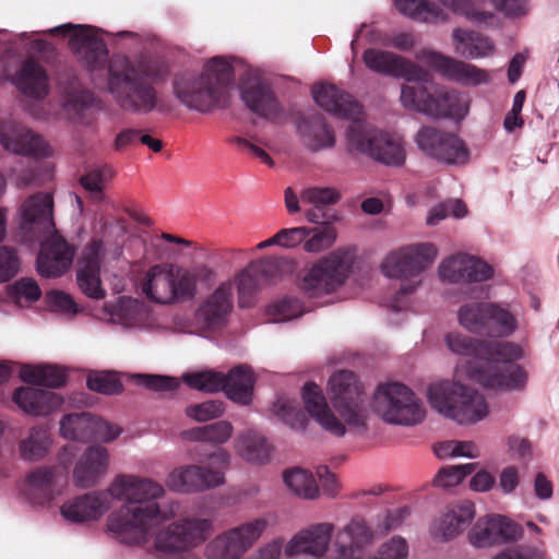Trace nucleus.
<instances>
[{
	"instance_id": "7ed1b4c3",
	"label": "nucleus",
	"mask_w": 559,
	"mask_h": 559,
	"mask_svg": "<svg viewBox=\"0 0 559 559\" xmlns=\"http://www.w3.org/2000/svg\"><path fill=\"white\" fill-rule=\"evenodd\" d=\"M107 92L124 112L147 116L164 112L165 103L157 84L168 76V66L159 60H132L114 56L107 67Z\"/></svg>"
},
{
	"instance_id": "a19ab883",
	"label": "nucleus",
	"mask_w": 559,
	"mask_h": 559,
	"mask_svg": "<svg viewBox=\"0 0 559 559\" xmlns=\"http://www.w3.org/2000/svg\"><path fill=\"white\" fill-rule=\"evenodd\" d=\"M68 372L69 369L64 366L39 364L22 366L19 376L28 384L59 389L66 385Z\"/></svg>"
},
{
	"instance_id": "c9c22d12",
	"label": "nucleus",
	"mask_w": 559,
	"mask_h": 559,
	"mask_svg": "<svg viewBox=\"0 0 559 559\" xmlns=\"http://www.w3.org/2000/svg\"><path fill=\"white\" fill-rule=\"evenodd\" d=\"M13 83L26 97L40 100L49 94V79L38 62L25 60L15 72Z\"/></svg>"
},
{
	"instance_id": "603ef678",
	"label": "nucleus",
	"mask_w": 559,
	"mask_h": 559,
	"mask_svg": "<svg viewBox=\"0 0 559 559\" xmlns=\"http://www.w3.org/2000/svg\"><path fill=\"white\" fill-rule=\"evenodd\" d=\"M181 379L189 388L200 392L215 393L224 386V373L215 370L186 372Z\"/></svg>"
},
{
	"instance_id": "0e129e2a",
	"label": "nucleus",
	"mask_w": 559,
	"mask_h": 559,
	"mask_svg": "<svg viewBox=\"0 0 559 559\" xmlns=\"http://www.w3.org/2000/svg\"><path fill=\"white\" fill-rule=\"evenodd\" d=\"M9 294L16 305L23 307L38 300L41 296V290L35 280L25 277L11 285Z\"/></svg>"
},
{
	"instance_id": "5fc2aeb1",
	"label": "nucleus",
	"mask_w": 559,
	"mask_h": 559,
	"mask_svg": "<svg viewBox=\"0 0 559 559\" xmlns=\"http://www.w3.org/2000/svg\"><path fill=\"white\" fill-rule=\"evenodd\" d=\"M112 177L114 170L104 166L88 171L81 178L80 182L94 201L100 202L105 199L104 188Z\"/></svg>"
},
{
	"instance_id": "e2e57ef3",
	"label": "nucleus",
	"mask_w": 559,
	"mask_h": 559,
	"mask_svg": "<svg viewBox=\"0 0 559 559\" xmlns=\"http://www.w3.org/2000/svg\"><path fill=\"white\" fill-rule=\"evenodd\" d=\"M266 311L274 322H286L299 318L304 313V308L298 299L286 297L271 304Z\"/></svg>"
},
{
	"instance_id": "9b49d317",
	"label": "nucleus",
	"mask_w": 559,
	"mask_h": 559,
	"mask_svg": "<svg viewBox=\"0 0 559 559\" xmlns=\"http://www.w3.org/2000/svg\"><path fill=\"white\" fill-rule=\"evenodd\" d=\"M354 264V254L346 249H336L316 261L300 281L301 290L310 298L333 297L348 280Z\"/></svg>"
},
{
	"instance_id": "393cba45",
	"label": "nucleus",
	"mask_w": 559,
	"mask_h": 559,
	"mask_svg": "<svg viewBox=\"0 0 559 559\" xmlns=\"http://www.w3.org/2000/svg\"><path fill=\"white\" fill-rule=\"evenodd\" d=\"M233 292V282L226 281L207 296L199 307L195 319L204 330L214 331L226 323L234 307Z\"/></svg>"
},
{
	"instance_id": "7c9ffc66",
	"label": "nucleus",
	"mask_w": 559,
	"mask_h": 559,
	"mask_svg": "<svg viewBox=\"0 0 559 559\" xmlns=\"http://www.w3.org/2000/svg\"><path fill=\"white\" fill-rule=\"evenodd\" d=\"M240 95L246 106L257 115L267 119L277 116V102L270 86L261 78L248 74L241 82Z\"/></svg>"
},
{
	"instance_id": "6e6552de",
	"label": "nucleus",
	"mask_w": 559,
	"mask_h": 559,
	"mask_svg": "<svg viewBox=\"0 0 559 559\" xmlns=\"http://www.w3.org/2000/svg\"><path fill=\"white\" fill-rule=\"evenodd\" d=\"M348 154L367 155L385 166L399 167L405 163L406 151L400 136L384 132L365 120L349 124L345 133Z\"/></svg>"
},
{
	"instance_id": "ea45409f",
	"label": "nucleus",
	"mask_w": 559,
	"mask_h": 559,
	"mask_svg": "<svg viewBox=\"0 0 559 559\" xmlns=\"http://www.w3.org/2000/svg\"><path fill=\"white\" fill-rule=\"evenodd\" d=\"M489 415V404L483 393L466 384L451 420L460 425H473Z\"/></svg>"
},
{
	"instance_id": "a878e982",
	"label": "nucleus",
	"mask_w": 559,
	"mask_h": 559,
	"mask_svg": "<svg viewBox=\"0 0 559 559\" xmlns=\"http://www.w3.org/2000/svg\"><path fill=\"white\" fill-rule=\"evenodd\" d=\"M312 96L319 107L338 118L348 119L349 124L356 120H364L360 105L353 96L333 84L316 85Z\"/></svg>"
},
{
	"instance_id": "f704fd0d",
	"label": "nucleus",
	"mask_w": 559,
	"mask_h": 559,
	"mask_svg": "<svg viewBox=\"0 0 559 559\" xmlns=\"http://www.w3.org/2000/svg\"><path fill=\"white\" fill-rule=\"evenodd\" d=\"M102 249L99 242H90L79 259L76 273L78 284L81 290L91 298L100 299L105 296L99 280L98 251Z\"/></svg>"
},
{
	"instance_id": "c85d7f7f",
	"label": "nucleus",
	"mask_w": 559,
	"mask_h": 559,
	"mask_svg": "<svg viewBox=\"0 0 559 559\" xmlns=\"http://www.w3.org/2000/svg\"><path fill=\"white\" fill-rule=\"evenodd\" d=\"M372 539L373 533L364 521H350L335 535V559H361L364 549Z\"/></svg>"
},
{
	"instance_id": "f257e3e1",
	"label": "nucleus",
	"mask_w": 559,
	"mask_h": 559,
	"mask_svg": "<svg viewBox=\"0 0 559 559\" xmlns=\"http://www.w3.org/2000/svg\"><path fill=\"white\" fill-rule=\"evenodd\" d=\"M165 486L147 476L117 474L103 490L90 491L68 499L60 507L61 516L70 523L99 520L115 502L122 504L106 521L115 539L126 545H142L154 536L157 550L167 554L189 552L201 546L214 530L213 520L201 514L175 519L179 503L166 497Z\"/></svg>"
},
{
	"instance_id": "3c124183",
	"label": "nucleus",
	"mask_w": 559,
	"mask_h": 559,
	"mask_svg": "<svg viewBox=\"0 0 559 559\" xmlns=\"http://www.w3.org/2000/svg\"><path fill=\"white\" fill-rule=\"evenodd\" d=\"M271 412L293 429H304L306 417L298 403L287 396H280L272 404Z\"/></svg>"
},
{
	"instance_id": "de8ad7c7",
	"label": "nucleus",
	"mask_w": 559,
	"mask_h": 559,
	"mask_svg": "<svg viewBox=\"0 0 559 559\" xmlns=\"http://www.w3.org/2000/svg\"><path fill=\"white\" fill-rule=\"evenodd\" d=\"M518 330V318L507 306L490 302L486 335L508 337Z\"/></svg>"
},
{
	"instance_id": "052dcab7",
	"label": "nucleus",
	"mask_w": 559,
	"mask_h": 559,
	"mask_svg": "<svg viewBox=\"0 0 559 559\" xmlns=\"http://www.w3.org/2000/svg\"><path fill=\"white\" fill-rule=\"evenodd\" d=\"M493 266L485 260L466 253L465 257V283L464 284H478L489 281L493 277Z\"/></svg>"
},
{
	"instance_id": "774afa93",
	"label": "nucleus",
	"mask_w": 559,
	"mask_h": 559,
	"mask_svg": "<svg viewBox=\"0 0 559 559\" xmlns=\"http://www.w3.org/2000/svg\"><path fill=\"white\" fill-rule=\"evenodd\" d=\"M87 388L103 394H117L121 391V384L111 372H91L86 381Z\"/></svg>"
},
{
	"instance_id": "c03bdc74",
	"label": "nucleus",
	"mask_w": 559,
	"mask_h": 559,
	"mask_svg": "<svg viewBox=\"0 0 559 559\" xmlns=\"http://www.w3.org/2000/svg\"><path fill=\"white\" fill-rule=\"evenodd\" d=\"M234 433V426L228 420H218L209 425L186 430L182 436L190 442H201L222 448Z\"/></svg>"
},
{
	"instance_id": "ddd939ff",
	"label": "nucleus",
	"mask_w": 559,
	"mask_h": 559,
	"mask_svg": "<svg viewBox=\"0 0 559 559\" xmlns=\"http://www.w3.org/2000/svg\"><path fill=\"white\" fill-rule=\"evenodd\" d=\"M484 362L481 367H474L469 361L456 364V374L468 377L472 382L479 384L485 390L497 394L523 393L528 386V370L518 361Z\"/></svg>"
},
{
	"instance_id": "aec40b11",
	"label": "nucleus",
	"mask_w": 559,
	"mask_h": 559,
	"mask_svg": "<svg viewBox=\"0 0 559 559\" xmlns=\"http://www.w3.org/2000/svg\"><path fill=\"white\" fill-rule=\"evenodd\" d=\"M333 533L334 525L330 522L310 524L284 543V555L287 558L306 556L320 559L329 551Z\"/></svg>"
},
{
	"instance_id": "37998d69",
	"label": "nucleus",
	"mask_w": 559,
	"mask_h": 559,
	"mask_svg": "<svg viewBox=\"0 0 559 559\" xmlns=\"http://www.w3.org/2000/svg\"><path fill=\"white\" fill-rule=\"evenodd\" d=\"M396 10L415 21L439 23L449 20L448 13L437 3L428 0H394Z\"/></svg>"
},
{
	"instance_id": "a18cd8bd",
	"label": "nucleus",
	"mask_w": 559,
	"mask_h": 559,
	"mask_svg": "<svg viewBox=\"0 0 559 559\" xmlns=\"http://www.w3.org/2000/svg\"><path fill=\"white\" fill-rule=\"evenodd\" d=\"M489 304L484 301H469L460 306L456 311L459 325L473 334H486L488 331Z\"/></svg>"
},
{
	"instance_id": "bb28decb",
	"label": "nucleus",
	"mask_w": 559,
	"mask_h": 559,
	"mask_svg": "<svg viewBox=\"0 0 559 559\" xmlns=\"http://www.w3.org/2000/svg\"><path fill=\"white\" fill-rule=\"evenodd\" d=\"M462 380H469L468 377H459L456 366L452 379H440L429 384L427 389V401L430 407L439 415L451 419L457 408L466 384Z\"/></svg>"
},
{
	"instance_id": "cd10ccee",
	"label": "nucleus",
	"mask_w": 559,
	"mask_h": 559,
	"mask_svg": "<svg viewBox=\"0 0 559 559\" xmlns=\"http://www.w3.org/2000/svg\"><path fill=\"white\" fill-rule=\"evenodd\" d=\"M12 400L24 414L33 417L49 416L64 403L61 394L34 386L17 388Z\"/></svg>"
},
{
	"instance_id": "0eeeda50",
	"label": "nucleus",
	"mask_w": 559,
	"mask_h": 559,
	"mask_svg": "<svg viewBox=\"0 0 559 559\" xmlns=\"http://www.w3.org/2000/svg\"><path fill=\"white\" fill-rule=\"evenodd\" d=\"M401 105L435 119L463 120L469 112L471 99L467 94L449 90L439 84L430 86L417 82L403 84Z\"/></svg>"
},
{
	"instance_id": "c756f323",
	"label": "nucleus",
	"mask_w": 559,
	"mask_h": 559,
	"mask_svg": "<svg viewBox=\"0 0 559 559\" xmlns=\"http://www.w3.org/2000/svg\"><path fill=\"white\" fill-rule=\"evenodd\" d=\"M475 518V507L469 501H463L449 507L430 526V534L440 540H450L463 533Z\"/></svg>"
},
{
	"instance_id": "f3484780",
	"label": "nucleus",
	"mask_w": 559,
	"mask_h": 559,
	"mask_svg": "<svg viewBox=\"0 0 559 559\" xmlns=\"http://www.w3.org/2000/svg\"><path fill=\"white\" fill-rule=\"evenodd\" d=\"M415 57L441 78L465 86L487 84L491 79L487 70L433 49H421Z\"/></svg>"
},
{
	"instance_id": "72a5a7b5",
	"label": "nucleus",
	"mask_w": 559,
	"mask_h": 559,
	"mask_svg": "<svg viewBox=\"0 0 559 559\" xmlns=\"http://www.w3.org/2000/svg\"><path fill=\"white\" fill-rule=\"evenodd\" d=\"M451 37L454 52L463 58L471 60L485 59L492 57L496 52L495 41L481 33L455 27Z\"/></svg>"
},
{
	"instance_id": "6e6d98bb",
	"label": "nucleus",
	"mask_w": 559,
	"mask_h": 559,
	"mask_svg": "<svg viewBox=\"0 0 559 559\" xmlns=\"http://www.w3.org/2000/svg\"><path fill=\"white\" fill-rule=\"evenodd\" d=\"M309 231L302 247L308 253H320L330 249L337 238V233L332 226L309 228Z\"/></svg>"
},
{
	"instance_id": "4468645a",
	"label": "nucleus",
	"mask_w": 559,
	"mask_h": 559,
	"mask_svg": "<svg viewBox=\"0 0 559 559\" xmlns=\"http://www.w3.org/2000/svg\"><path fill=\"white\" fill-rule=\"evenodd\" d=\"M267 521L252 519L216 535L205 546L206 559H238L246 554L263 535Z\"/></svg>"
},
{
	"instance_id": "49530a36",
	"label": "nucleus",
	"mask_w": 559,
	"mask_h": 559,
	"mask_svg": "<svg viewBox=\"0 0 559 559\" xmlns=\"http://www.w3.org/2000/svg\"><path fill=\"white\" fill-rule=\"evenodd\" d=\"M52 440L47 428L43 426L33 427L27 438L20 443V453L25 461L43 460L50 450Z\"/></svg>"
},
{
	"instance_id": "473e14b6",
	"label": "nucleus",
	"mask_w": 559,
	"mask_h": 559,
	"mask_svg": "<svg viewBox=\"0 0 559 559\" xmlns=\"http://www.w3.org/2000/svg\"><path fill=\"white\" fill-rule=\"evenodd\" d=\"M2 148L33 157H46L50 154L44 139L22 126L2 129Z\"/></svg>"
},
{
	"instance_id": "9d476101",
	"label": "nucleus",
	"mask_w": 559,
	"mask_h": 559,
	"mask_svg": "<svg viewBox=\"0 0 559 559\" xmlns=\"http://www.w3.org/2000/svg\"><path fill=\"white\" fill-rule=\"evenodd\" d=\"M374 413L386 424L413 427L426 418V408L415 392L400 382H386L373 392Z\"/></svg>"
},
{
	"instance_id": "6ab92c4d",
	"label": "nucleus",
	"mask_w": 559,
	"mask_h": 559,
	"mask_svg": "<svg viewBox=\"0 0 559 559\" xmlns=\"http://www.w3.org/2000/svg\"><path fill=\"white\" fill-rule=\"evenodd\" d=\"M67 485L66 471L44 465L28 472L22 485V493L34 506H46L61 496Z\"/></svg>"
},
{
	"instance_id": "2eb2a0df",
	"label": "nucleus",
	"mask_w": 559,
	"mask_h": 559,
	"mask_svg": "<svg viewBox=\"0 0 559 559\" xmlns=\"http://www.w3.org/2000/svg\"><path fill=\"white\" fill-rule=\"evenodd\" d=\"M48 32L69 36L71 50L92 75L105 69L108 49L94 27L68 23L52 27Z\"/></svg>"
},
{
	"instance_id": "f8f14e48",
	"label": "nucleus",
	"mask_w": 559,
	"mask_h": 559,
	"mask_svg": "<svg viewBox=\"0 0 559 559\" xmlns=\"http://www.w3.org/2000/svg\"><path fill=\"white\" fill-rule=\"evenodd\" d=\"M443 342L453 355L471 358L464 361H469L474 367H481L484 362H512L525 358L524 347L515 342H490L465 335L460 331L445 333Z\"/></svg>"
},
{
	"instance_id": "13d9d810",
	"label": "nucleus",
	"mask_w": 559,
	"mask_h": 559,
	"mask_svg": "<svg viewBox=\"0 0 559 559\" xmlns=\"http://www.w3.org/2000/svg\"><path fill=\"white\" fill-rule=\"evenodd\" d=\"M468 540L476 548L499 545L492 516L479 519L468 534Z\"/></svg>"
},
{
	"instance_id": "864d4df0",
	"label": "nucleus",
	"mask_w": 559,
	"mask_h": 559,
	"mask_svg": "<svg viewBox=\"0 0 559 559\" xmlns=\"http://www.w3.org/2000/svg\"><path fill=\"white\" fill-rule=\"evenodd\" d=\"M433 452L439 459H477L480 455L479 448L475 442L459 440H448L437 443L433 448Z\"/></svg>"
},
{
	"instance_id": "bf43d9fd",
	"label": "nucleus",
	"mask_w": 559,
	"mask_h": 559,
	"mask_svg": "<svg viewBox=\"0 0 559 559\" xmlns=\"http://www.w3.org/2000/svg\"><path fill=\"white\" fill-rule=\"evenodd\" d=\"M224 412L225 405L223 401L210 400L189 405L186 408L185 414L197 423H205L219 418Z\"/></svg>"
},
{
	"instance_id": "680f3d73",
	"label": "nucleus",
	"mask_w": 559,
	"mask_h": 559,
	"mask_svg": "<svg viewBox=\"0 0 559 559\" xmlns=\"http://www.w3.org/2000/svg\"><path fill=\"white\" fill-rule=\"evenodd\" d=\"M477 463H466L460 465H452L443 467L435 477V484L441 488L455 487L463 481V479L472 474L476 468Z\"/></svg>"
},
{
	"instance_id": "f03ea898",
	"label": "nucleus",
	"mask_w": 559,
	"mask_h": 559,
	"mask_svg": "<svg viewBox=\"0 0 559 559\" xmlns=\"http://www.w3.org/2000/svg\"><path fill=\"white\" fill-rule=\"evenodd\" d=\"M326 392L336 413L318 384L308 382L304 385L302 400L309 416L335 437H344L347 432L364 433L368 428L369 411L356 374L349 370L334 372L328 381Z\"/></svg>"
},
{
	"instance_id": "e433bc0d",
	"label": "nucleus",
	"mask_w": 559,
	"mask_h": 559,
	"mask_svg": "<svg viewBox=\"0 0 559 559\" xmlns=\"http://www.w3.org/2000/svg\"><path fill=\"white\" fill-rule=\"evenodd\" d=\"M109 320L124 330H146L151 326L147 307L133 298L119 297L109 311Z\"/></svg>"
},
{
	"instance_id": "a211bd4d",
	"label": "nucleus",
	"mask_w": 559,
	"mask_h": 559,
	"mask_svg": "<svg viewBox=\"0 0 559 559\" xmlns=\"http://www.w3.org/2000/svg\"><path fill=\"white\" fill-rule=\"evenodd\" d=\"M341 199L340 191L334 187L311 186L304 188L296 194L293 188L284 191V201L289 214L299 213L300 204L309 205L305 211V217L309 223L323 224L329 219L325 207L336 204Z\"/></svg>"
},
{
	"instance_id": "5701e85b",
	"label": "nucleus",
	"mask_w": 559,
	"mask_h": 559,
	"mask_svg": "<svg viewBox=\"0 0 559 559\" xmlns=\"http://www.w3.org/2000/svg\"><path fill=\"white\" fill-rule=\"evenodd\" d=\"M40 250L36 261L39 275L50 278L59 277L72 265L74 249L57 230L41 236Z\"/></svg>"
},
{
	"instance_id": "79ce46f5",
	"label": "nucleus",
	"mask_w": 559,
	"mask_h": 559,
	"mask_svg": "<svg viewBox=\"0 0 559 559\" xmlns=\"http://www.w3.org/2000/svg\"><path fill=\"white\" fill-rule=\"evenodd\" d=\"M254 381L252 369L240 365L230 369L227 374L224 373V386L221 391H224L230 401L248 405L252 399Z\"/></svg>"
},
{
	"instance_id": "dca6fc26",
	"label": "nucleus",
	"mask_w": 559,
	"mask_h": 559,
	"mask_svg": "<svg viewBox=\"0 0 559 559\" xmlns=\"http://www.w3.org/2000/svg\"><path fill=\"white\" fill-rule=\"evenodd\" d=\"M414 141L425 155L440 163L461 166L469 159V152L463 140L436 127L423 126Z\"/></svg>"
},
{
	"instance_id": "4c0bfd02",
	"label": "nucleus",
	"mask_w": 559,
	"mask_h": 559,
	"mask_svg": "<svg viewBox=\"0 0 559 559\" xmlns=\"http://www.w3.org/2000/svg\"><path fill=\"white\" fill-rule=\"evenodd\" d=\"M297 132L301 143L310 152L330 150L336 143L334 131L320 116L300 120L297 126Z\"/></svg>"
},
{
	"instance_id": "20e7f679",
	"label": "nucleus",
	"mask_w": 559,
	"mask_h": 559,
	"mask_svg": "<svg viewBox=\"0 0 559 559\" xmlns=\"http://www.w3.org/2000/svg\"><path fill=\"white\" fill-rule=\"evenodd\" d=\"M233 66L225 57L205 62L202 72L183 70L174 75L175 98L190 110L207 114L223 105L233 83Z\"/></svg>"
},
{
	"instance_id": "2f4dec72",
	"label": "nucleus",
	"mask_w": 559,
	"mask_h": 559,
	"mask_svg": "<svg viewBox=\"0 0 559 559\" xmlns=\"http://www.w3.org/2000/svg\"><path fill=\"white\" fill-rule=\"evenodd\" d=\"M277 266L275 260L266 258L250 263L236 278L238 290V304L241 308H248L253 302L255 292L271 281L270 272Z\"/></svg>"
},
{
	"instance_id": "39448f33",
	"label": "nucleus",
	"mask_w": 559,
	"mask_h": 559,
	"mask_svg": "<svg viewBox=\"0 0 559 559\" xmlns=\"http://www.w3.org/2000/svg\"><path fill=\"white\" fill-rule=\"evenodd\" d=\"M438 253L436 245L416 242L392 250L383 258L380 265L383 275L401 282L388 304L389 308L401 311L408 307L409 296L420 286L423 273L435 262Z\"/></svg>"
},
{
	"instance_id": "338daca9",
	"label": "nucleus",
	"mask_w": 559,
	"mask_h": 559,
	"mask_svg": "<svg viewBox=\"0 0 559 559\" xmlns=\"http://www.w3.org/2000/svg\"><path fill=\"white\" fill-rule=\"evenodd\" d=\"M506 452L513 460L531 461L534 454V447L528 438L513 432L506 438Z\"/></svg>"
},
{
	"instance_id": "4d7b16f0",
	"label": "nucleus",
	"mask_w": 559,
	"mask_h": 559,
	"mask_svg": "<svg viewBox=\"0 0 559 559\" xmlns=\"http://www.w3.org/2000/svg\"><path fill=\"white\" fill-rule=\"evenodd\" d=\"M465 257L466 253L460 252L443 259L438 266L440 280L450 284H464Z\"/></svg>"
},
{
	"instance_id": "09e8293b",
	"label": "nucleus",
	"mask_w": 559,
	"mask_h": 559,
	"mask_svg": "<svg viewBox=\"0 0 559 559\" xmlns=\"http://www.w3.org/2000/svg\"><path fill=\"white\" fill-rule=\"evenodd\" d=\"M93 414H69L60 420V436L64 439L86 442L91 440Z\"/></svg>"
},
{
	"instance_id": "4be33fe9",
	"label": "nucleus",
	"mask_w": 559,
	"mask_h": 559,
	"mask_svg": "<svg viewBox=\"0 0 559 559\" xmlns=\"http://www.w3.org/2000/svg\"><path fill=\"white\" fill-rule=\"evenodd\" d=\"M362 60L376 73L402 78L408 83L423 82L428 76L426 70L403 56L391 51L370 48L365 50Z\"/></svg>"
},
{
	"instance_id": "58836bf2",
	"label": "nucleus",
	"mask_w": 559,
	"mask_h": 559,
	"mask_svg": "<svg viewBox=\"0 0 559 559\" xmlns=\"http://www.w3.org/2000/svg\"><path fill=\"white\" fill-rule=\"evenodd\" d=\"M236 454L247 463L265 464L270 461L272 447L260 432L248 429L237 435L234 440Z\"/></svg>"
},
{
	"instance_id": "412c9836",
	"label": "nucleus",
	"mask_w": 559,
	"mask_h": 559,
	"mask_svg": "<svg viewBox=\"0 0 559 559\" xmlns=\"http://www.w3.org/2000/svg\"><path fill=\"white\" fill-rule=\"evenodd\" d=\"M53 200L50 193L39 192L28 197L19 209L20 229L31 238H41L56 230L52 216Z\"/></svg>"
},
{
	"instance_id": "423d86ee",
	"label": "nucleus",
	"mask_w": 559,
	"mask_h": 559,
	"mask_svg": "<svg viewBox=\"0 0 559 559\" xmlns=\"http://www.w3.org/2000/svg\"><path fill=\"white\" fill-rule=\"evenodd\" d=\"M214 280L215 272L206 265L187 270L171 264H157L145 272L141 292L153 302L169 305L193 298L198 281L210 283Z\"/></svg>"
},
{
	"instance_id": "8fccbe9b",
	"label": "nucleus",
	"mask_w": 559,
	"mask_h": 559,
	"mask_svg": "<svg viewBox=\"0 0 559 559\" xmlns=\"http://www.w3.org/2000/svg\"><path fill=\"white\" fill-rule=\"evenodd\" d=\"M286 487L296 496L305 499H314L319 495V487L313 475L304 468L294 467L283 473Z\"/></svg>"
},
{
	"instance_id": "b1692460",
	"label": "nucleus",
	"mask_w": 559,
	"mask_h": 559,
	"mask_svg": "<svg viewBox=\"0 0 559 559\" xmlns=\"http://www.w3.org/2000/svg\"><path fill=\"white\" fill-rule=\"evenodd\" d=\"M110 453L100 444L87 447L76 459L72 469V480L81 489L93 488L108 474Z\"/></svg>"
},
{
	"instance_id": "69168bd1",
	"label": "nucleus",
	"mask_w": 559,
	"mask_h": 559,
	"mask_svg": "<svg viewBox=\"0 0 559 559\" xmlns=\"http://www.w3.org/2000/svg\"><path fill=\"white\" fill-rule=\"evenodd\" d=\"M491 516L499 545L514 543L523 538L524 530L518 522L501 514H491Z\"/></svg>"
},
{
	"instance_id": "1a4fd4ad",
	"label": "nucleus",
	"mask_w": 559,
	"mask_h": 559,
	"mask_svg": "<svg viewBox=\"0 0 559 559\" xmlns=\"http://www.w3.org/2000/svg\"><path fill=\"white\" fill-rule=\"evenodd\" d=\"M207 464H186L171 469L166 487L177 493H198L222 487L231 463V454L225 448L206 454Z\"/></svg>"
}]
</instances>
